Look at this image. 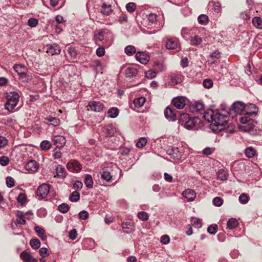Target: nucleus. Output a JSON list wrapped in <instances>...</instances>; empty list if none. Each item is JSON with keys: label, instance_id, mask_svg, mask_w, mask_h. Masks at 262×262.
I'll return each mask as SVG.
<instances>
[{"label": "nucleus", "instance_id": "f257e3e1", "mask_svg": "<svg viewBox=\"0 0 262 262\" xmlns=\"http://www.w3.org/2000/svg\"><path fill=\"white\" fill-rule=\"evenodd\" d=\"M229 117L225 114L216 111L211 128L215 132H221L227 126Z\"/></svg>", "mask_w": 262, "mask_h": 262}, {"label": "nucleus", "instance_id": "f03ea898", "mask_svg": "<svg viewBox=\"0 0 262 262\" xmlns=\"http://www.w3.org/2000/svg\"><path fill=\"white\" fill-rule=\"evenodd\" d=\"M180 122L188 129H197L201 123V121L199 118H190L187 114H183L181 115Z\"/></svg>", "mask_w": 262, "mask_h": 262}, {"label": "nucleus", "instance_id": "7ed1b4c3", "mask_svg": "<svg viewBox=\"0 0 262 262\" xmlns=\"http://www.w3.org/2000/svg\"><path fill=\"white\" fill-rule=\"evenodd\" d=\"M19 98V95L16 92H11L7 96V102L5 108L9 112H12L17 105Z\"/></svg>", "mask_w": 262, "mask_h": 262}, {"label": "nucleus", "instance_id": "20e7f679", "mask_svg": "<svg viewBox=\"0 0 262 262\" xmlns=\"http://www.w3.org/2000/svg\"><path fill=\"white\" fill-rule=\"evenodd\" d=\"M241 124L239 128L244 132H249L254 127L253 121L247 116H243L240 118Z\"/></svg>", "mask_w": 262, "mask_h": 262}, {"label": "nucleus", "instance_id": "39448f33", "mask_svg": "<svg viewBox=\"0 0 262 262\" xmlns=\"http://www.w3.org/2000/svg\"><path fill=\"white\" fill-rule=\"evenodd\" d=\"M50 189V186L48 184H43L38 187L36 194L37 196L40 199L45 198L49 193Z\"/></svg>", "mask_w": 262, "mask_h": 262}, {"label": "nucleus", "instance_id": "423d86ee", "mask_svg": "<svg viewBox=\"0 0 262 262\" xmlns=\"http://www.w3.org/2000/svg\"><path fill=\"white\" fill-rule=\"evenodd\" d=\"M87 110H91L95 112H100L103 110L104 105L100 101H90L86 106Z\"/></svg>", "mask_w": 262, "mask_h": 262}, {"label": "nucleus", "instance_id": "0eeeda50", "mask_svg": "<svg viewBox=\"0 0 262 262\" xmlns=\"http://www.w3.org/2000/svg\"><path fill=\"white\" fill-rule=\"evenodd\" d=\"M173 105L178 109H182L186 104V98L184 97H177L172 99Z\"/></svg>", "mask_w": 262, "mask_h": 262}, {"label": "nucleus", "instance_id": "6e6552de", "mask_svg": "<svg viewBox=\"0 0 262 262\" xmlns=\"http://www.w3.org/2000/svg\"><path fill=\"white\" fill-rule=\"evenodd\" d=\"M39 164L35 160L29 161L26 165V169L30 173H34L37 171L39 168Z\"/></svg>", "mask_w": 262, "mask_h": 262}, {"label": "nucleus", "instance_id": "1a4fd4ad", "mask_svg": "<svg viewBox=\"0 0 262 262\" xmlns=\"http://www.w3.org/2000/svg\"><path fill=\"white\" fill-rule=\"evenodd\" d=\"M13 68L15 71L20 76V78L25 81V79H26V75L27 70L26 67L21 64H15Z\"/></svg>", "mask_w": 262, "mask_h": 262}, {"label": "nucleus", "instance_id": "9d476101", "mask_svg": "<svg viewBox=\"0 0 262 262\" xmlns=\"http://www.w3.org/2000/svg\"><path fill=\"white\" fill-rule=\"evenodd\" d=\"M232 110L237 114H245V105L242 102H236L233 103Z\"/></svg>", "mask_w": 262, "mask_h": 262}, {"label": "nucleus", "instance_id": "9b49d317", "mask_svg": "<svg viewBox=\"0 0 262 262\" xmlns=\"http://www.w3.org/2000/svg\"><path fill=\"white\" fill-rule=\"evenodd\" d=\"M54 144L56 145L57 148H62L66 142V140L63 136H55L53 138Z\"/></svg>", "mask_w": 262, "mask_h": 262}, {"label": "nucleus", "instance_id": "f8f14e48", "mask_svg": "<svg viewBox=\"0 0 262 262\" xmlns=\"http://www.w3.org/2000/svg\"><path fill=\"white\" fill-rule=\"evenodd\" d=\"M20 257L24 262H37V259L26 251H23L20 254Z\"/></svg>", "mask_w": 262, "mask_h": 262}, {"label": "nucleus", "instance_id": "ddd939ff", "mask_svg": "<svg viewBox=\"0 0 262 262\" xmlns=\"http://www.w3.org/2000/svg\"><path fill=\"white\" fill-rule=\"evenodd\" d=\"M216 111H213L212 110H207L204 111L202 115H203V118L208 122L213 123L214 115Z\"/></svg>", "mask_w": 262, "mask_h": 262}, {"label": "nucleus", "instance_id": "4468645a", "mask_svg": "<svg viewBox=\"0 0 262 262\" xmlns=\"http://www.w3.org/2000/svg\"><path fill=\"white\" fill-rule=\"evenodd\" d=\"M191 109L193 112L198 113L202 114L204 111V105L199 102H195L191 105Z\"/></svg>", "mask_w": 262, "mask_h": 262}, {"label": "nucleus", "instance_id": "2eb2a0df", "mask_svg": "<svg viewBox=\"0 0 262 262\" xmlns=\"http://www.w3.org/2000/svg\"><path fill=\"white\" fill-rule=\"evenodd\" d=\"M110 34L111 32L107 30H101L99 32L95 35V39L96 40L102 41L106 39Z\"/></svg>", "mask_w": 262, "mask_h": 262}, {"label": "nucleus", "instance_id": "dca6fc26", "mask_svg": "<svg viewBox=\"0 0 262 262\" xmlns=\"http://www.w3.org/2000/svg\"><path fill=\"white\" fill-rule=\"evenodd\" d=\"M135 56L136 59L142 64L147 63L149 60V56L143 52H138Z\"/></svg>", "mask_w": 262, "mask_h": 262}, {"label": "nucleus", "instance_id": "f3484780", "mask_svg": "<svg viewBox=\"0 0 262 262\" xmlns=\"http://www.w3.org/2000/svg\"><path fill=\"white\" fill-rule=\"evenodd\" d=\"M183 196L187 199L188 201H192L194 200L196 194L192 189H187L182 193Z\"/></svg>", "mask_w": 262, "mask_h": 262}, {"label": "nucleus", "instance_id": "a211bd4d", "mask_svg": "<svg viewBox=\"0 0 262 262\" xmlns=\"http://www.w3.org/2000/svg\"><path fill=\"white\" fill-rule=\"evenodd\" d=\"M61 52L59 46L57 44L49 45L47 46V52L52 55L59 54Z\"/></svg>", "mask_w": 262, "mask_h": 262}, {"label": "nucleus", "instance_id": "6ab92c4d", "mask_svg": "<svg viewBox=\"0 0 262 262\" xmlns=\"http://www.w3.org/2000/svg\"><path fill=\"white\" fill-rule=\"evenodd\" d=\"M258 108L255 105L253 104H249L245 105V115H253L256 114L257 112Z\"/></svg>", "mask_w": 262, "mask_h": 262}, {"label": "nucleus", "instance_id": "aec40b11", "mask_svg": "<svg viewBox=\"0 0 262 262\" xmlns=\"http://www.w3.org/2000/svg\"><path fill=\"white\" fill-rule=\"evenodd\" d=\"M112 6L110 4L103 3L101 6L100 11L104 15H108L112 12Z\"/></svg>", "mask_w": 262, "mask_h": 262}, {"label": "nucleus", "instance_id": "412c9836", "mask_svg": "<svg viewBox=\"0 0 262 262\" xmlns=\"http://www.w3.org/2000/svg\"><path fill=\"white\" fill-rule=\"evenodd\" d=\"M166 47L167 49H174L178 46V40L176 38H170L166 42Z\"/></svg>", "mask_w": 262, "mask_h": 262}, {"label": "nucleus", "instance_id": "4be33fe9", "mask_svg": "<svg viewBox=\"0 0 262 262\" xmlns=\"http://www.w3.org/2000/svg\"><path fill=\"white\" fill-rule=\"evenodd\" d=\"M165 117L169 120H173L175 119L176 114L173 110L169 107H167L164 111Z\"/></svg>", "mask_w": 262, "mask_h": 262}, {"label": "nucleus", "instance_id": "5701e85b", "mask_svg": "<svg viewBox=\"0 0 262 262\" xmlns=\"http://www.w3.org/2000/svg\"><path fill=\"white\" fill-rule=\"evenodd\" d=\"M56 174L54 177H59L63 178L66 176L67 173L64 167L61 165H58L56 168Z\"/></svg>", "mask_w": 262, "mask_h": 262}, {"label": "nucleus", "instance_id": "b1692460", "mask_svg": "<svg viewBox=\"0 0 262 262\" xmlns=\"http://www.w3.org/2000/svg\"><path fill=\"white\" fill-rule=\"evenodd\" d=\"M137 69L133 67H128L125 71V74L126 77L128 78H132L135 76L137 74Z\"/></svg>", "mask_w": 262, "mask_h": 262}, {"label": "nucleus", "instance_id": "393cba45", "mask_svg": "<svg viewBox=\"0 0 262 262\" xmlns=\"http://www.w3.org/2000/svg\"><path fill=\"white\" fill-rule=\"evenodd\" d=\"M34 230L36 232L38 236H39L41 240L45 241L46 239L47 236L45 235V230L43 228L36 226L34 227Z\"/></svg>", "mask_w": 262, "mask_h": 262}, {"label": "nucleus", "instance_id": "a878e982", "mask_svg": "<svg viewBox=\"0 0 262 262\" xmlns=\"http://www.w3.org/2000/svg\"><path fill=\"white\" fill-rule=\"evenodd\" d=\"M216 175L218 180L225 181L227 179L228 172L223 169H220L217 172Z\"/></svg>", "mask_w": 262, "mask_h": 262}, {"label": "nucleus", "instance_id": "bb28decb", "mask_svg": "<svg viewBox=\"0 0 262 262\" xmlns=\"http://www.w3.org/2000/svg\"><path fill=\"white\" fill-rule=\"evenodd\" d=\"M191 44L193 46H198L202 42V39L198 35H194V36H190L189 39Z\"/></svg>", "mask_w": 262, "mask_h": 262}, {"label": "nucleus", "instance_id": "cd10ccee", "mask_svg": "<svg viewBox=\"0 0 262 262\" xmlns=\"http://www.w3.org/2000/svg\"><path fill=\"white\" fill-rule=\"evenodd\" d=\"M182 81V77L180 75L172 76L169 82L172 85H175Z\"/></svg>", "mask_w": 262, "mask_h": 262}, {"label": "nucleus", "instance_id": "c85d7f7f", "mask_svg": "<svg viewBox=\"0 0 262 262\" xmlns=\"http://www.w3.org/2000/svg\"><path fill=\"white\" fill-rule=\"evenodd\" d=\"M238 224V221L234 218L230 219L227 222V227L230 229H233L237 226Z\"/></svg>", "mask_w": 262, "mask_h": 262}, {"label": "nucleus", "instance_id": "c756f323", "mask_svg": "<svg viewBox=\"0 0 262 262\" xmlns=\"http://www.w3.org/2000/svg\"><path fill=\"white\" fill-rule=\"evenodd\" d=\"M108 116L112 118H115L118 116L119 110L116 107H112L107 112Z\"/></svg>", "mask_w": 262, "mask_h": 262}, {"label": "nucleus", "instance_id": "7c9ffc66", "mask_svg": "<svg viewBox=\"0 0 262 262\" xmlns=\"http://www.w3.org/2000/svg\"><path fill=\"white\" fill-rule=\"evenodd\" d=\"M145 102V98L144 97H140L138 98L135 99L134 100V104L137 107H142Z\"/></svg>", "mask_w": 262, "mask_h": 262}, {"label": "nucleus", "instance_id": "2f4dec72", "mask_svg": "<svg viewBox=\"0 0 262 262\" xmlns=\"http://www.w3.org/2000/svg\"><path fill=\"white\" fill-rule=\"evenodd\" d=\"M101 177L103 180L108 182L111 180L112 176L107 170H103L101 174Z\"/></svg>", "mask_w": 262, "mask_h": 262}, {"label": "nucleus", "instance_id": "473e14b6", "mask_svg": "<svg viewBox=\"0 0 262 262\" xmlns=\"http://www.w3.org/2000/svg\"><path fill=\"white\" fill-rule=\"evenodd\" d=\"M84 183L86 186L89 188H92L93 186V181L92 177L90 174H86L85 177Z\"/></svg>", "mask_w": 262, "mask_h": 262}, {"label": "nucleus", "instance_id": "72a5a7b5", "mask_svg": "<svg viewBox=\"0 0 262 262\" xmlns=\"http://www.w3.org/2000/svg\"><path fill=\"white\" fill-rule=\"evenodd\" d=\"M252 23L256 28L262 29V19L260 17H254L252 19Z\"/></svg>", "mask_w": 262, "mask_h": 262}, {"label": "nucleus", "instance_id": "f704fd0d", "mask_svg": "<svg viewBox=\"0 0 262 262\" xmlns=\"http://www.w3.org/2000/svg\"><path fill=\"white\" fill-rule=\"evenodd\" d=\"M31 247L34 249H37L40 246V242L37 238H32L30 241Z\"/></svg>", "mask_w": 262, "mask_h": 262}, {"label": "nucleus", "instance_id": "c9c22d12", "mask_svg": "<svg viewBox=\"0 0 262 262\" xmlns=\"http://www.w3.org/2000/svg\"><path fill=\"white\" fill-rule=\"evenodd\" d=\"M195 29L188 30L187 28H183L181 30V34L183 37L186 38L187 35H191L193 34V31H195Z\"/></svg>", "mask_w": 262, "mask_h": 262}, {"label": "nucleus", "instance_id": "e433bc0d", "mask_svg": "<svg viewBox=\"0 0 262 262\" xmlns=\"http://www.w3.org/2000/svg\"><path fill=\"white\" fill-rule=\"evenodd\" d=\"M16 223L22 225H25L26 224V220L23 213L21 212H19L17 214Z\"/></svg>", "mask_w": 262, "mask_h": 262}, {"label": "nucleus", "instance_id": "4c0bfd02", "mask_svg": "<svg viewBox=\"0 0 262 262\" xmlns=\"http://www.w3.org/2000/svg\"><path fill=\"white\" fill-rule=\"evenodd\" d=\"M245 155L248 158H252L255 155V150L251 147H248L245 150Z\"/></svg>", "mask_w": 262, "mask_h": 262}, {"label": "nucleus", "instance_id": "58836bf2", "mask_svg": "<svg viewBox=\"0 0 262 262\" xmlns=\"http://www.w3.org/2000/svg\"><path fill=\"white\" fill-rule=\"evenodd\" d=\"M198 20L200 24L206 25L208 23V17L206 15L202 14L198 17Z\"/></svg>", "mask_w": 262, "mask_h": 262}, {"label": "nucleus", "instance_id": "ea45409f", "mask_svg": "<svg viewBox=\"0 0 262 262\" xmlns=\"http://www.w3.org/2000/svg\"><path fill=\"white\" fill-rule=\"evenodd\" d=\"M125 52L128 55H132L136 52V48L133 46H128L125 48Z\"/></svg>", "mask_w": 262, "mask_h": 262}, {"label": "nucleus", "instance_id": "a19ab883", "mask_svg": "<svg viewBox=\"0 0 262 262\" xmlns=\"http://www.w3.org/2000/svg\"><path fill=\"white\" fill-rule=\"evenodd\" d=\"M147 142V140L145 138H140L138 141L137 142L136 146L138 148H142L146 144Z\"/></svg>", "mask_w": 262, "mask_h": 262}, {"label": "nucleus", "instance_id": "79ce46f5", "mask_svg": "<svg viewBox=\"0 0 262 262\" xmlns=\"http://www.w3.org/2000/svg\"><path fill=\"white\" fill-rule=\"evenodd\" d=\"M51 146V143L47 140H45L40 143V147L43 150H47L50 148Z\"/></svg>", "mask_w": 262, "mask_h": 262}, {"label": "nucleus", "instance_id": "37998d69", "mask_svg": "<svg viewBox=\"0 0 262 262\" xmlns=\"http://www.w3.org/2000/svg\"><path fill=\"white\" fill-rule=\"evenodd\" d=\"M154 69L156 72H162L165 69V67L162 63L158 62L154 66Z\"/></svg>", "mask_w": 262, "mask_h": 262}, {"label": "nucleus", "instance_id": "c03bdc74", "mask_svg": "<svg viewBox=\"0 0 262 262\" xmlns=\"http://www.w3.org/2000/svg\"><path fill=\"white\" fill-rule=\"evenodd\" d=\"M46 120L51 122V124L54 126H58L60 124L59 120L55 117H50L47 118Z\"/></svg>", "mask_w": 262, "mask_h": 262}, {"label": "nucleus", "instance_id": "a18cd8bd", "mask_svg": "<svg viewBox=\"0 0 262 262\" xmlns=\"http://www.w3.org/2000/svg\"><path fill=\"white\" fill-rule=\"evenodd\" d=\"M220 57V52L215 51L210 55V58L211 60L210 61L211 63H214L215 62V59H219Z\"/></svg>", "mask_w": 262, "mask_h": 262}, {"label": "nucleus", "instance_id": "49530a36", "mask_svg": "<svg viewBox=\"0 0 262 262\" xmlns=\"http://www.w3.org/2000/svg\"><path fill=\"white\" fill-rule=\"evenodd\" d=\"M79 198L80 195L79 192L77 191H74L70 195V199L72 202H77L79 200Z\"/></svg>", "mask_w": 262, "mask_h": 262}, {"label": "nucleus", "instance_id": "de8ad7c7", "mask_svg": "<svg viewBox=\"0 0 262 262\" xmlns=\"http://www.w3.org/2000/svg\"><path fill=\"white\" fill-rule=\"evenodd\" d=\"M68 53L71 58L75 59L77 56V52L75 49L73 47H70L68 48Z\"/></svg>", "mask_w": 262, "mask_h": 262}, {"label": "nucleus", "instance_id": "09e8293b", "mask_svg": "<svg viewBox=\"0 0 262 262\" xmlns=\"http://www.w3.org/2000/svg\"><path fill=\"white\" fill-rule=\"evenodd\" d=\"M248 201L249 196L245 193H242L239 197V201L242 204H246Z\"/></svg>", "mask_w": 262, "mask_h": 262}, {"label": "nucleus", "instance_id": "8fccbe9b", "mask_svg": "<svg viewBox=\"0 0 262 262\" xmlns=\"http://www.w3.org/2000/svg\"><path fill=\"white\" fill-rule=\"evenodd\" d=\"M58 209L62 213H66L69 210V206L66 204H62L58 206Z\"/></svg>", "mask_w": 262, "mask_h": 262}, {"label": "nucleus", "instance_id": "3c124183", "mask_svg": "<svg viewBox=\"0 0 262 262\" xmlns=\"http://www.w3.org/2000/svg\"><path fill=\"white\" fill-rule=\"evenodd\" d=\"M213 203L214 205L220 207L222 205L223 200L220 197H215L213 200Z\"/></svg>", "mask_w": 262, "mask_h": 262}, {"label": "nucleus", "instance_id": "603ef678", "mask_svg": "<svg viewBox=\"0 0 262 262\" xmlns=\"http://www.w3.org/2000/svg\"><path fill=\"white\" fill-rule=\"evenodd\" d=\"M38 24V20L34 18H30L28 21V25L30 27H35Z\"/></svg>", "mask_w": 262, "mask_h": 262}, {"label": "nucleus", "instance_id": "864d4df0", "mask_svg": "<svg viewBox=\"0 0 262 262\" xmlns=\"http://www.w3.org/2000/svg\"><path fill=\"white\" fill-rule=\"evenodd\" d=\"M156 71H148L145 72V76L148 79H152L156 76Z\"/></svg>", "mask_w": 262, "mask_h": 262}, {"label": "nucleus", "instance_id": "5fc2aeb1", "mask_svg": "<svg viewBox=\"0 0 262 262\" xmlns=\"http://www.w3.org/2000/svg\"><path fill=\"white\" fill-rule=\"evenodd\" d=\"M191 223L197 228H200L202 226L201 220L195 217H192Z\"/></svg>", "mask_w": 262, "mask_h": 262}, {"label": "nucleus", "instance_id": "6e6d98bb", "mask_svg": "<svg viewBox=\"0 0 262 262\" xmlns=\"http://www.w3.org/2000/svg\"><path fill=\"white\" fill-rule=\"evenodd\" d=\"M203 86L207 89L210 88L213 85V82L211 80L209 79H205L203 82Z\"/></svg>", "mask_w": 262, "mask_h": 262}, {"label": "nucleus", "instance_id": "4d7b16f0", "mask_svg": "<svg viewBox=\"0 0 262 262\" xmlns=\"http://www.w3.org/2000/svg\"><path fill=\"white\" fill-rule=\"evenodd\" d=\"M136 5L133 3H128L126 6L127 10L129 12H134L136 9Z\"/></svg>", "mask_w": 262, "mask_h": 262}, {"label": "nucleus", "instance_id": "13d9d810", "mask_svg": "<svg viewBox=\"0 0 262 262\" xmlns=\"http://www.w3.org/2000/svg\"><path fill=\"white\" fill-rule=\"evenodd\" d=\"M26 199V195L25 194L23 193H19L17 198V202L21 204H23L25 203Z\"/></svg>", "mask_w": 262, "mask_h": 262}, {"label": "nucleus", "instance_id": "bf43d9fd", "mask_svg": "<svg viewBox=\"0 0 262 262\" xmlns=\"http://www.w3.org/2000/svg\"><path fill=\"white\" fill-rule=\"evenodd\" d=\"M138 217L142 221H146L148 219V214L144 211L139 212L138 214Z\"/></svg>", "mask_w": 262, "mask_h": 262}, {"label": "nucleus", "instance_id": "052dcab7", "mask_svg": "<svg viewBox=\"0 0 262 262\" xmlns=\"http://www.w3.org/2000/svg\"><path fill=\"white\" fill-rule=\"evenodd\" d=\"M217 230V226L216 225H210L207 229L208 232L211 234H214L216 232Z\"/></svg>", "mask_w": 262, "mask_h": 262}, {"label": "nucleus", "instance_id": "680f3d73", "mask_svg": "<svg viewBox=\"0 0 262 262\" xmlns=\"http://www.w3.org/2000/svg\"><path fill=\"white\" fill-rule=\"evenodd\" d=\"M9 162V158L6 156H3L0 158V164L2 166H6Z\"/></svg>", "mask_w": 262, "mask_h": 262}, {"label": "nucleus", "instance_id": "e2e57ef3", "mask_svg": "<svg viewBox=\"0 0 262 262\" xmlns=\"http://www.w3.org/2000/svg\"><path fill=\"white\" fill-rule=\"evenodd\" d=\"M148 20L151 23H154L157 21V15L154 13H150L147 16Z\"/></svg>", "mask_w": 262, "mask_h": 262}, {"label": "nucleus", "instance_id": "0e129e2a", "mask_svg": "<svg viewBox=\"0 0 262 262\" xmlns=\"http://www.w3.org/2000/svg\"><path fill=\"white\" fill-rule=\"evenodd\" d=\"M69 236L70 239L74 240L76 238L77 236V231L76 229H73L69 232Z\"/></svg>", "mask_w": 262, "mask_h": 262}, {"label": "nucleus", "instance_id": "69168bd1", "mask_svg": "<svg viewBox=\"0 0 262 262\" xmlns=\"http://www.w3.org/2000/svg\"><path fill=\"white\" fill-rule=\"evenodd\" d=\"M116 132L115 128L113 126H110L107 128V134L108 136H113Z\"/></svg>", "mask_w": 262, "mask_h": 262}, {"label": "nucleus", "instance_id": "338daca9", "mask_svg": "<svg viewBox=\"0 0 262 262\" xmlns=\"http://www.w3.org/2000/svg\"><path fill=\"white\" fill-rule=\"evenodd\" d=\"M89 216V213L87 211L83 210L79 212V217L82 220H86Z\"/></svg>", "mask_w": 262, "mask_h": 262}, {"label": "nucleus", "instance_id": "774afa93", "mask_svg": "<svg viewBox=\"0 0 262 262\" xmlns=\"http://www.w3.org/2000/svg\"><path fill=\"white\" fill-rule=\"evenodd\" d=\"M105 54V50L103 47H99L96 50V54L99 57L103 56Z\"/></svg>", "mask_w": 262, "mask_h": 262}]
</instances>
